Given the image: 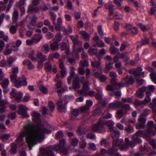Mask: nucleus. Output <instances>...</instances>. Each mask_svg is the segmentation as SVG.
<instances>
[{"instance_id": "f257e3e1", "label": "nucleus", "mask_w": 156, "mask_h": 156, "mask_svg": "<svg viewBox=\"0 0 156 156\" xmlns=\"http://www.w3.org/2000/svg\"><path fill=\"white\" fill-rule=\"evenodd\" d=\"M32 116L33 121L37 123V126H35L33 124L30 123L24 126V130L19 134V137L16 141L17 143L22 144L23 138L26 136V142L30 150L38 141L44 138L45 133L51 132L46 125L41 123L39 114L33 112Z\"/></svg>"}, {"instance_id": "f03ea898", "label": "nucleus", "mask_w": 156, "mask_h": 156, "mask_svg": "<svg viewBox=\"0 0 156 156\" xmlns=\"http://www.w3.org/2000/svg\"><path fill=\"white\" fill-rule=\"evenodd\" d=\"M112 115L108 113L104 117L99 119L98 122L92 126V129L94 131L99 133H103L105 131V118L108 119L112 117Z\"/></svg>"}, {"instance_id": "7ed1b4c3", "label": "nucleus", "mask_w": 156, "mask_h": 156, "mask_svg": "<svg viewBox=\"0 0 156 156\" xmlns=\"http://www.w3.org/2000/svg\"><path fill=\"white\" fill-rule=\"evenodd\" d=\"M119 137H115V139H113V141L112 147L107 150V154L112 156L117 151V146L121 145L123 143V139H119Z\"/></svg>"}, {"instance_id": "20e7f679", "label": "nucleus", "mask_w": 156, "mask_h": 156, "mask_svg": "<svg viewBox=\"0 0 156 156\" xmlns=\"http://www.w3.org/2000/svg\"><path fill=\"white\" fill-rule=\"evenodd\" d=\"M106 125L109 128L110 134L113 139H115V137H119L120 134L119 130L115 129L113 127L115 123L111 120L105 122Z\"/></svg>"}, {"instance_id": "39448f33", "label": "nucleus", "mask_w": 156, "mask_h": 156, "mask_svg": "<svg viewBox=\"0 0 156 156\" xmlns=\"http://www.w3.org/2000/svg\"><path fill=\"white\" fill-rule=\"evenodd\" d=\"M59 144L54 147V149L57 151H59L64 154H67L69 151L68 147H65L66 141L63 139H61L59 141Z\"/></svg>"}, {"instance_id": "423d86ee", "label": "nucleus", "mask_w": 156, "mask_h": 156, "mask_svg": "<svg viewBox=\"0 0 156 156\" xmlns=\"http://www.w3.org/2000/svg\"><path fill=\"white\" fill-rule=\"evenodd\" d=\"M147 131L149 134L155 135L156 134V125L153 121H149L147 123Z\"/></svg>"}, {"instance_id": "0eeeda50", "label": "nucleus", "mask_w": 156, "mask_h": 156, "mask_svg": "<svg viewBox=\"0 0 156 156\" xmlns=\"http://www.w3.org/2000/svg\"><path fill=\"white\" fill-rule=\"evenodd\" d=\"M67 103L66 99H65L62 101L61 99L58 100L57 104L58 106V111L62 112L65 113L66 111V106Z\"/></svg>"}, {"instance_id": "6e6552de", "label": "nucleus", "mask_w": 156, "mask_h": 156, "mask_svg": "<svg viewBox=\"0 0 156 156\" xmlns=\"http://www.w3.org/2000/svg\"><path fill=\"white\" fill-rule=\"evenodd\" d=\"M144 116L143 115H141L139 117L138 121L139 123H137L136 125L137 129H143L145 127V123L146 122V119Z\"/></svg>"}, {"instance_id": "1a4fd4ad", "label": "nucleus", "mask_w": 156, "mask_h": 156, "mask_svg": "<svg viewBox=\"0 0 156 156\" xmlns=\"http://www.w3.org/2000/svg\"><path fill=\"white\" fill-rule=\"evenodd\" d=\"M123 107V103L115 101L110 103L108 107V109H115L117 108H122Z\"/></svg>"}, {"instance_id": "9d476101", "label": "nucleus", "mask_w": 156, "mask_h": 156, "mask_svg": "<svg viewBox=\"0 0 156 156\" xmlns=\"http://www.w3.org/2000/svg\"><path fill=\"white\" fill-rule=\"evenodd\" d=\"M125 143L124 144L121 145L119 147V149L122 151H124L126 150L129 147L133 146L135 142L133 140L129 141L128 138H126L125 139Z\"/></svg>"}, {"instance_id": "9b49d317", "label": "nucleus", "mask_w": 156, "mask_h": 156, "mask_svg": "<svg viewBox=\"0 0 156 156\" xmlns=\"http://www.w3.org/2000/svg\"><path fill=\"white\" fill-rule=\"evenodd\" d=\"M27 84V78L25 76H23L22 77H19L17 79L16 87L17 88H19L23 86H26Z\"/></svg>"}, {"instance_id": "f8f14e48", "label": "nucleus", "mask_w": 156, "mask_h": 156, "mask_svg": "<svg viewBox=\"0 0 156 156\" xmlns=\"http://www.w3.org/2000/svg\"><path fill=\"white\" fill-rule=\"evenodd\" d=\"M28 110V108L25 106L21 105L20 108L18 111V114L23 116L24 117H29V116L27 114V111Z\"/></svg>"}, {"instance_id": "ddd939ff", "label": "nucleus", "mask_w": 156, "mask_h": 156, "mask_svg": "<svg viewBox=\"0 0 156 156\" xmlns=\"http://www.w3.org/2000/svg\"><path fill=\"white\" fill-rule=\"evenodd\" d=\"M142 69L141 68H139L137 69H131L129 70V73L130 74H132L135 76H142L144 77V73L142 72Z\"/></svg>"}, {"instance_id": "4468645a", "label": "nucleus", "mask_w": 156, "mask_h": 156, "mask_svg": "<svg viewBox=\"0 0 156 156\" xmlns=\"http://www.w3.org/2000/svg\"><path fill=\"white\" fill-rule=\"evenodd\" d=\"M144 134V131L140 130L137 132L133 136V141L136 143L140 144L142 142L141 139L138 138V136H141Z\"/></svg>"}, {"instance_id": "2eb2a0df", "label": "nucleus", "mask_w": 156, "mask_h": 156, "mask_svg": "<svg viewBox=\"0 0 156 156\" xmlns=\"http://www.w3.org/2000/svg\"><path fill=\"white\" fill-rule=\"evenodd\" d=\"M53 149V148L52 146H49L47 149L43 148L41 149L40 151L41 153L43 154L47 155L49 156H52L54 154L52 151Z\"/></svg>"}, {"instance_id": "dca6fc26", "label": "nucleus", "mask_w": 156, "mask_h": 156, "mask_svg": "<svg viewBox=\"0 0 156 156\" xmlns=\"http://www.w3.org/2000/svg\"><path fill=\"white\" fill-rule=\"evenodd\" d=\"M146 69L151 72L150 75L152 81L156 84V72L153 68L151 67H147Z\"/></svg>"}, {"instance_id": "f3484780", "label": "nucleus", "mask_w": 156, "mask_h": 156, "mask_svg": "<svg viewBox=\"0 0 156 156\" xmlns=\"http://www.w3.org/2000/svg\"><path fill=\"white\" fill-rule=\"evenodd\" d=\"M59 66L60 69L61 70L60 71L61 77L62 78H63L66 74V69L62 62H60Z\"/></svg>"}, {"instance_id": "a211bd4d", "label": "nucleus", "mask_w": 156, "mask_h": 156, "mask_svg": "<svg viewBox=\"0 0 156 156\" xmlns=\"http://www.w3.org/2000/svg\"><path fill=\"white\" fill-rule=\"evenodd\" d=\"M79 77L77 75L75 76L73 80V87L75 89H78L80 87V85L79 82Z\"/></svg>"}, {"instance_id": "6ab92c4d", "label": "nucleus", "mask_w": 156, "mask_h": 156, "mask_svg": "<svg viewBox=\"0 0 156 156\" xmlns=\"http://www.w3.org/2000/svg\"><path fill=\"white\" fill-rule=\"evenodd\" d=\"M35 51L34 50H31L27 54L28 56L33 61L36 62L37 58L34 57Z\"/></svg>"}, {"instance_id": "aec40b11", "label": "nucleus", "mask_w": 156, "mask_h": 156, "mask_svg": "<svg viewBox=\"0 0 156 156\" xmlns=\"http://www.w3.org/2000/svg\"><path fill=\"white\" fill-rule=\"evenodd\" d=\"M23 64L27 66L28 69H33L34 68V66L32 64V62L29 60L26 59L23 62Z\"/></svg>"}, {"instance_id": "412c9836", "label": "nucleus", "mask_w": 156, "mask_h": 156, "mask_svg": "<svg viewBox=\"0 0 156 156\" xmlns=\"http://www.w3.org/2000/svg\"><path fill=\"white\" fill-rule=\"evenodd\" d=\"M61 26L56 24L55 27V29L56 31L62 30L64 32V34L66 35L67 33V30L64 27Z\"/></svg>"}, {"instance_id": "4be33fe9", "label": "nucleus", "mask_w": 156, "mask_h": 156, "mask_svg": "<svg viewBox=\"0 0 156 156\" xmlns=\"http://www.w3.org/2000/svg\"><path fill=\"white\" fill-rule=\"evenodd\" d=\"M37 58L40 59L38 61L42 62H44L47 60L46 56L44 55L41 52H39L37 55Z\"/></svg>"}, {"instance_id": "5701e85b", "label": "nucleus", "mask_w": 156, "mask_h": 156, "mask_svg": "<svg viewBox=\"0 0 156 156\" xmlns=\"http://www.w3.org/2000/svg\"><path fill=\"white\" fill-rule=\"evenodd\" d=\"M125 80L126 83L128 84H132L133 83L134 80L133 77L127 76L125 78L123 79Z\"/></svg>"}, {"instance_id": "b1692460", "label": "nucleus", "mask_w": 156, "mask_h": 156, "mask_svg": "<svg viewBox=\"0 0 156 156\" xmlns=\"http://www.w3.org/2000/svg\"><path fill=\"white\" fill-rule=\"evenodd\" d=\"M50 50L48 44H44L41 48V51L44 54H46Z\"/></svg>"}, {"instance_id": "393cba45", "label": "nucleus", "mask_w": 156, "mask_h": 156, "mask_svg": "<svg viewBox=\"0 0 156 156\" xmlns=\"http://www.w3.org/2000/svg\"><path fill=\"white\" fill-rule=\"evenodd\" d=\"M42 38V35L41 34H35L33 39L34 41V42L37 43L40 41V40Z\"/></svg>"}, {"instance_id": "a878e982", "label": "nucleus", "mask_w": 156, "mask_h": 156, "mask_svg": "<svg viewBox=\"0 0 156 156\" xmlns=\"http://www.w3.org/2000/svg\"><path fill=\"white\" fill-rule=\"evenodd\" d=\"M146 94V97L143 100V102L144 104H147L151 100L150 96L151 95V93L150 91H147Z\"/></svg>"}, {"instance_id": "bb28decb", "label": "nucleus", "mask_w": 156, "mask_h": 156, "mask_svg": "<svg viewBox=\"0 0 156 156\" xmlns=\"http://www.w3.org/2000/svg\"><path fill=\"white\" fill-rule=\"evenodd\" d=\"M51 49L52 51L57 50L58 49V43L57 41H55L50 44Z\"/></svg>"}, {"instance_id": "cd10ccee", "label": "nucleus", "mask_w": 156, "mask_h": 156, "mask_svg": "<svg viewBox=\"0 0 156 156\" xmlns=\"http://www.w3.org/2000/svg\"><path fill=\"white\" fill-rule=\"evenodd\" d=\"M44 67L46 71L49 72L51 70L52 66L50 62H46L44 63Z\"/></svg>"}, {"instance_id": "c85d7f7f", "label": "nucleus", "mask_w": 156, "mask_h": 156, "mask_svg": "<svg viewBox=\"0 0 156 156\" xmlns=\"http://www.w3.org/2000/svg\"><path fill=\"white\" fill-rule=\"evenodd\" d=\"M79 134V136H80V139L83 140L82 142H80L79 145L81 148L83 149L86 147L87 144L85 142L84 140L83 139V134L82 135V134L80 133Z\"/></svg>"}, {"instance_id": "c756f323", "label": "nucleus", "mask_w": 156, "mask_h": 156, "mask_svg": "<svg viewBox=\"0 0 156 156\" xmlns=\"http://www.w3.org/2000/svg\"><path fill=\"white\" fill-rule=\"evenodd\" d=\"M80 33L82 38L86 40H88L90 37V35L84 31H81Z\"/></svg>"}, {"instance_id": "7c9ffc66", "label": "nucleus", "mask_w": 156, "mask_h": 156, "mask_svg": "<svg viewBox=\"0 0 156 156\" xmlns=\"http://www.w3.org/2000/svg\"><path fill=\"white\" fill-rule=\"evenodd\" d=\"M19 25L18 24H16V25L12 26L9 30L10 33L12 34H16Z\"/></svg>"}, {"instance_id": "2f4dec72", "label": "nucleus", "mask_w": 156, "mask_h": 156, "mask_svg": "<svg viewBox=\"0 0 156 156\" xmlns=\"http://www.w3.org/2000/svg\"><path fill=\"white\" fill-rule=\"evenodd\" d=\"M98 93L96 94L95 97L98 100H101L102 99L103 96L101 90L99 89H96Z\"/></svg>"}, {"instance_id": "473e14b6", "label": "nucleus", "mask_w": 156, "mask_h": 156, "mask_svg": "<svg viewBox=\"0 0 156 156\" xmlns=\"http://www.w3.org/2000/svg\"><path fill=\"white\" fill-rule=\"evenodd\" d=\"M18 16L19 13L18 11L16 10H15L13 12L12 17L13 23H15L17 21Z\"/></svg>"}, {"instance_id": "72a5a7b5", "label": "nucleus", "mask_w": 156, "mask_h": 156, "mask_svg": "<svg viewBox=\"0 0 156 156\" xmlns=\"http://www.w3.org/2000/svg\"><path fill=\"white\" fill-rule=\"evenodd\" d=\"M17 148V145L14 143L12 144H11V148L10 149V152L12 154H15L16 153Z\"/></svg>"}, {"instance_id": "f704fd0d", "label": "nucleus", "mask_w": 156, "mask_h": 156, "mask_svg": "<svg viewBox=\"0 0 156 156\" xmlns=\"http://www.w3.org/2000/svg\"><path fill=\"white\" fill-rule=\"evenodd\" d=\"M141 46L147 44H149V39L147 37H145L141 39L139 42Z\"/></svg>"}, {"instance_id": "c9c22d12", "label": "nucleus", "mask_w": 156, "mask_h": 156, "mask_svg": "<svg viewBox=\"0 0 156 156\" xmlns=\"http://www.w3.org/2000/svg\"><path fill=\"white\" fill-rule=\"evenodd\" d=\"M9 84V81L7 79H4L1 83V85L2 87L4 88H7L8 85Z\"/></svg>"}, {"instance_id": "e433bc0d", "label": "nucleus", "mask_w": 156, "mask_h": 156, "mask_svg": "<svg viewBox=\"0 0 156 156\" xmlns=\"http://www.w3.org/2000/svg\"><path fill=\"white\" fill-rule=\"evenodd\" d=\"M23 96V94L21 92L17 93V94L15 97L16 101L19 102L21 101Z\"/></svg>"}, {"instance_id": "4c0bfd02", "label": "nucleus", "mask_w": 156, "mask_h": 156, "mask_svg": "<svg viewBox=\"0 0 156 156\" xmlns=\"http://www.w3.org/2000/svg\"><path fill=\"white\" fill-rule=\"evenodd\" d=\"M129 46V44L127 42L125 41L123 42L122 44L120 49L121 51H123L127 47H128Z\"/></svg>"}, {"instance_id": "58836bf2", "label": "nucleus", "mask_w": 156, "mask_h": 156, "mask_svg": "<svg viewBox=\"0 0 156 156\" xmlns=\"http://www.w3.org/2000/svg\"><path fill=\"white\" fill-rule=\"evenodd\" d=\"M37 19V17L36 16H33L31 18L30 24L32 26H35L36 25V23Z\"/></svg>"}, {"instance_id": "ea45409f", "label": "nucleus", "mask_w": 156, "mask_h": 156, "mask_svg": "<svg viewBox=\"0 0 156 156\" xmlns=\"http://www.w3.org/2000/svg\"><path fill=\"white\" fill-rule=\"evenodd\" d=\"M0 38H3L6 41H8L9 40L8 36L5 35L4 32L2 31L0 32Z\"/></svg>"}, {"instance_id": "a19ab883", "label": "nucleus", "mask_w": 156, "mask_h": 156, "mask_svg": "<svg viewBox=\"0 0 156 156\" xmlns=\"http://www.w3.org/2000/svg\"><path fill=\"white\" fill-rule=\"evenodd\" d=\"M49 14L51 16V19L53 21V24H55V21L56 18V15L55 14L54 12H53L52 11H51L49 12Z\"/></svg>"}, {"instance_id": "79ce46f5", "label": "nucleus", "mask_w": 156, "mask_h": 156, "mask_svg": "<svg viewBox=\"0 0 156 156\" xmlns=\"http://www.w3.org/2000/svg\"><path fill=\"white\" fill-rule=\"evenodd\" d=\"M11 78V81L13 83H15V85L16 86V83L17 82V75L16 74H12L10 76Z\"/></svg>"}, {"instance_id": "37998d69", "label": "nucleus", "mask_w": 156, "mask_h": 156, "mask_svg": "<svg viewBox=\"0 0 156 156\" xmlns=\"http://www.w3.org/2000/svg\"><path fill=\"white\" fill-rule=\"evenodd\" d=\"M113 63H109L106 65V69L105 72L106 73H108L111 69L113 67Z\"/></svg>"}, {"instance_id": "c03bdc74", "label": "nucleus", "mask_w": 156, "mask_h": 156, "mask_svg": "<svg viewBox=\"0 0 156 156\" xmlns=\"http://www.w3.org/2000/svg\"><path fill=\"white\" fill-rule=\"evenodd\" d=\"M125 130L127 132L129 133H132L134 131V129L133 127L130 125L125 127Z\"/></svg>"}, {"instance_id": "a18cd8bd", "label": "nucleus", "mask_w": 156, "mask_h": 156, "mask_svg": "<svg viewBox=\"0 0 156 156\" xmlns=\"http://www.w3.org/2000/svg\"><path fill=\"white\" fill-rule=\"evenodd\" d=\"M70 37L74 43L76 44L78 43V36L77 35H71L70 36Z\"/></svg>"}, {"instance_id": "49530a36", "label": "nucleus", "mask_w": 156, "mask_h": 156, "mask_svg": "<svg viewBox=\"0 0 156 156\" xmlns=\"http://www.w3.org/2000/svg\"><path fill=\"white\" fill-rule=\"evenodd\" d=\"M101 64L100 61H95L91 62V66L94 67L99 68Z\"/></svg>"}, {"instance_id": "de8ad7c7", "label": "nucleus", "mask_w": 156, "mask_h": 156, "mask_svg": "<svg viewBox=\"0 0 156 156\" xmlns=\"http://www.w3.org/2000/svg\"><path fill=\"white\" fill-rule=\"evenodd\" d=\"M94 46V47L98 46L100 48H102L105 47V44L102 41H101L100 42L98 41L97 42Z\"/></svg>"}, {"instance_id": "09e8293b", "label": "nucleus", "mask_w": 156, "mask_h": 156, "mask_svg": "<svg viewBox=\"0 0 156 156\" xmlns=\"http://www.w3.org/2000/svg\"><path fill=\"white\" fill-rule=\"evenodd\" d=\"M111 53L112 54L117 53L119 51L118 49L116 48L114 46H112L110 48Z\"/></svg>"}, {"instance_id": "8fccbe9b", "label": "nucleus", "mask_w": 156, "mask_h": 156, "mask_svg": "<svg viewBox=\"0 0 156 156\" xmlns=\"http://www.w3.org/2000/svg\"><path fill=\"white\" fill-rule=\"evenodd\" d=\"M139 26L140 29L144 32L147 31L149 28L147 27L146 25L140 23L139 24Z\"/></svg>"}, {"instance_id": "3c124183", "label": "nucleus", "mask_w": 156, "mask_h": 156, "mask_svg": "<svg viewBox=\"0 0 156 156\" xmlns=\"http://www.w3.org/2000/svg\"><path fill=\"white\" fill-rule=\"evenodd\" d=\"M7 117L12 120L15 119L16 117V114L15 112H11L8 114Z\"/></svg>"}, {"instance_id": "603ef678", "label": "nucleus", "mask_w": 156, "mask_h": 156, "mask_svg": "<svg viewBox=\"0 0 156 156\" xmlns=\"http://www.w3.org/2000/svg\"><path fill=\"white\" fill-rule=\"evenodd\" d=\"M112 15L113 17L115 19H121L122 18V16L119 13H116L113 14L112 15Z\"/></svg>"}, {"instance_id": "864d4df0", "label": "nucleus", "mask_w": 156, "mask_h": 156, "mask_svg": "<svg viewBox=\"0 0 156 156\" xmlns=\"http://www.w3.org/2000/svg\"><path fill=\"white\" fill-rule=\"evenodd\" d=\"M117 118L120 119L123 115V111L122 109L118 110L116 112Z\"/></svg>"}, {"instance_id": "5fc2aeb1", "label": "nucleus", "mask_w": 156, "mask_h": 156, "mask_svg": "<svg viewBox=\"0 0 156 156\" xmlns=\"http://www.w3.org/2000/svg\"><path fill=\"white\" fill-rule=\"evenodd\" d=\"M123 0H114V3L117 5V8L119 9H121V4L120 3Z\"/></svg>"}, {"instance_id": "6e6d98bb", "label": "nucleus", "mask_w": 156, "mask_h": 156, "mask_svg": "<svg viewBox=\"0 0 156 156\" xmlns=\"http://www.w3.org/2000/svg\"><path fill=\"white\" fill-rule=\"evenodd\" d=\"M150 144L152 146L153 149H156V142L153 139H151L149 141Z\"/></svg>"}, {"instance_id": "4d7b16f0", "label": "nucleus", "mask_w": 156, "mask_h": 156, "mask_svg": "<svg viewBox=\"0 0 156 156\" xmlns=\"http://www.w3.org/2000/svg\"><path fill=\"white\" fill-rule=\"evenodd\" d=\"M39 89L43 93H47L48 92L47 88L43 85L40 86Z\"/></svg>"}, {"instance_id": "13d9d810", "label": "nucleus", "mask_w": 156, "mask_h": 156, "mask_svg": "<svg viewBox=\"0 0 156 156\" xmlns=\"http://www.w3.org/2000/svg\"><path fill=\"white\" fill-rule=\"evenodd\" d=\"M80 66L83 67L87 66L88 65V61L86 60H81L80 62Z\"/></svg>"}, {"instance_id": "bf43d9fd", "label": "nucleus", "mask_w": 156, "mask_h": 156, "mask_svg": "<svg viewBox=\"0 0 156 156\" xmlns=\"http://www.w3.org/2000/svg\"><path fill=\"white\" fill-rule=\"evenodd\" d=\"M101 145L106 147L108 145L109 142L106 139H104L101 140Z\"/></svg>"}, {"instance_id": "052dcab7", "label": "nucleus", "mask_w": 156, "mask_h": 156, "mask_svg": "<svg viewBox=\"0 0 156 156\" xmlns=\"http://www.w3.org/2000/svg\"><path fill=\"white\" fill-rule=\"evenodd\" d=\"M79 141L76 138H72L71 139V144L74 146L77 145Z\"/></svg>"}, {"instance_id": "680f3d73", "label": "nucleus", "mask_w": 156, "mask_h": 156, "mask_svg": "<svg viewBox=\"0 0 156 156\" xmlns=\"http://www.w3.org/2000/svg\"><path fill=\"white\" fill-rule=\"evenodd\" d=\"M126 85L125 83L122 81H121L119 83L117 84L116 89L117 90L119 89L120 88L124 87Z\"/></svg>"}, {"instance_id": "e2e57ef3", "label": "nucleus", "mask_w": 156, "mask_h": 156, "mask_svg": "<svg viewBox=\"0 0 156 156\" xmlns=\"http://www.w3.org/2000/svg\"><path fill=\"white\" fill-rule=\"evenodd\" d=\"M54 34L50 32H48L46 35V38L48 40L51 39L54 37Z\"/></svg>"}, {"instance_id": "0e129e2a", "label": "nucleus", "mask_w": 156, "mask_h": 156, "mask_svg": "<svg viewBox=\"0 0 156 156\" xmlns=\"http://www.w3.org/2000/svg\"><path fill=\"white\" fill-rule=\"evenodd\" d=\"M122 102L125 103H131L132 102V99L131 98H122Z\"/></svg>"}, {"instance_id": "69168bd1", "label": "nucleus", "mask_w": 156, "mask_h": 156, "mask_svg": "<svg viewBox=\"0 0 156 156\" xmlns=\"http://www.w3.org/2000/svg\"><path fill=\"white\" fill-rule=\"evenodd\" d=\"M89 149L93 151H95L97 149L95 144L94 143H91L89 144Z\"/></svg>"}, {"instance_id": "338daca9", "label": "nucleus", "mask_w": 156, "mask_h": 156, "mask_svg": "<svg viewBox=\"0 0 156 156\" xmlns=\"http://www.w3.org/2000/svg\"><path fill=\"white\" fill-rule=\"evenodd\" d=\"M90 108L89 106L87 105H85L84 106L80 108V110L82 112H84L86 111H88L89 110Z\"/></svg>"}, {"instance_id": "774afa93", "label": "nucleus", "mask_w": 156, "mask_h": 156, "mask_svg": "<svg viewBox=\"0 0 156 156\" xmlns=\"http://www.w3.org/2000/svg\"><path fill=\"white\" fill-rule=\"evenodd\" d=\"M149 106L152 109V111L154 113L155 116H156V105L153 104H150Z\"/></svg>"}]
</instances>
